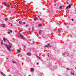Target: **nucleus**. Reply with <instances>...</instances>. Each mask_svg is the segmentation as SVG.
<instances>
[{
    "mask_svg": "<svg viewBox=\"0 0 76 76\" xmlns=\"http://www.w3.org/2000/svg\"><path fill=\"white\" fill-rule=\"evenodd\" d=\"M4 45L7 48V49L8 51H11V49H10L11 48H12V47L11 46V45H9V46L7 45V44H5V45Z\"/></svg>",
    "mask_w": 76,
    "mask_h": 76,
    "instance_id": "f257e3e1",
    "label": "nucleus"
},
{
    "mask_svg": "<svg viewBox=\"0 0 76 76\" xmlns=\"http://www.w3.org/2000/svg\"><path fill=\"white\" fill-rule=\"evenodd\" d=\"M4 6H6V7H7L8 9L10 8V7L9 5V4H8L7 2H4Z\"/></svg>",
    "mask_w": 76,
    "mask_h": 76,
    "instance_id": "f03ea898",
    "label": "nucleus"
},
{
    "mask_svg": "<svg viewBox=\"0 0 76 76\" xmlns=\"http://www.w3.org/2000/svg\"><path fill=\"white\" fill-rule=\"evenodd\" d=\"M19 35L20 37L21 38H22L23 39H24L25 37H24V36L22 35L21 34H19Z\"/></svg>",
    "mask_w": 76,
    "mask_h": 76,
    "instance_id": "7ed1b4c3",
    "label": "nucleus"
},
{
    "mask_svg": "<svg viewBox=\"0 0 76 76\" xmlns=\"http://www.w3.org/2000/svg\"><path fill=\"white\" fill-rule=\"evenodd\" d=\"M70 7H71V5L69 4V6H67L66 7V9H69Z\"/></svg>",
    "mask_w": 76,
    "mask_h": 76,
    "instance_id": "20e7f679",
    "label": "nucleus"
},
{
    "mask_svg": "<svg viewBox=\"0 0 76 76\" xmlns=\"http://www.w3.org/2000/svg\"><path fill=\"white\" fill-rule=\"evenodd\" d=\"M36 56L37 57V58H39V60H42V59H41V58H40V57H39V56Z\"/></svg>",
    "mask_w": 76,
    "mask_h": 76,
    "instance_id": "39448f33",
    "label": "nucleus"
},
{
    "mask_svg": "<svg viewBox=\"0 0 76 76\" xmlns=\"http://www.w3.org/2000/svg\"><path fill=\"white\" fill-rule=\"evenodd\" d=\"M3 40L4 41H7V39L6 38L4 37L3 38Z\"/></svg>",
    "mask_w": 76,
    "mask_h": 76,
    "instance_id": "423d86ee",
    "label": "nucleus"
},
{
    "mask_svg": "<svg viewBox=\"0 0 76 76\" xmlns=\"http://www.w3.org/2000/svg\"><path fill=\"white\" fill-rule=\"evenodd\" d=\"M27 55L28 56H31V53H27Z\"/></svg>",
    "mask_w": 76,
    "mask_h": 76,
    "instance_id": "0eeeda50",
    "label": "nucleus"
},
{
    "mask_svg": "<svg viewBox=\"0 0 76 76\" xmlns=\"http://www.w3.org/2000/svg\"><path fill=\"white\" fill-rule=\"evenodd\" d=\"M1 74H2V75L4 76H6V75H5V74H4V73H3V72H1Z\"/></svg>",
    "mask_w": 76,
    "mask_h": 76,
    "instance_id": "6e6552de",
    "label": "nucleus"
},
{
    "mask_svg": "<svg viewBox=\"0 0 76 76\" xmlns=\"http://www.w3.org/2000/svg\"><path fill=\"white\" fill-rule=\"evenodd\" d=\"M31 72H34V69L33 68H31Z\"/></svg>",
    "mask_w": 76,
    "mask_h": 76,
    "instance_id": "1a4fd4ad",
    "label": "nucleus"
},
{
    "mask_svg": "<svg viewBox=\"0 0 76 76\" xmlns=\"http://www.w3.org/2000/svg\"><path fill=\"white\" fill-rule=\"evenodd\" d=\"M4 26H5V25H4L3 24H2L1 25V27H2V28L4 27Z\"/></svg>",
    "mask_w": 76,
    "mask_h": 76,
    "instance_id": "9d476101",
    "label": "nucleus"
},
{
    "mask_svg": "<svg viewBox=\"0 0 76 76\" xmlns=\"http://www.w3.org/2000/svg\"><path fill=\"white\" fill-rule=\"evenodd\" d=\"M41 25H42L41 24H40L38 25V27H40V26H41Z\"/></svg>",
    "mask_w": 76,
    "mask_h": 76,
    "instance_id": "9b49d317",
    "label": "nucleus"
},
{
    "mask_svg": "<svg viewBox=\"0 0 76 76\" xmlns=\"http://www.w3.org/2000/svg\"><path fill=\"white\" fill-rule=\"evenodd\" d=\"M42 31H41L40 30V31H39V34H40H40H41V32H42Z\"/></svg>",
    "mask_w": 76,
    "mask_h": 76,
    "instance_id": "f8f14e48",
    "label": "nucleus"
},
{
    "mask_svg": "<svg viewBox=\"0 0 76 76\" xmlns=\"http://www.w3.org/2000/svg\"><path fill=\"white\" fill-rule=\"evenodd\" d=\"M5 21H7L8 20V19L7 18H6L5 19Z\"/></svg>",
    "mask_w": 76,
    "mask_h": 76,
    "instance_id": "ddd939ff",
    "label": "nucleus"
},
{
    "mask_svg": "<svg viewBox=\"0 0 76 76\" xmlns=\"http://www.w3.org/2000/svg\"><path fill=\"white\" fill-rule=\"evenodd\" d=\"M49 45H50V44H49L48 45H45V47H48Z\"/></svg>",
    "mask_w": 76,
    "mask_h": 76,
    "instance_id": "4468645a",
    "label": "nucleus"
},
{
    "mask_svg": "<svg viewBox=\"0 0 76 76\" xmlns=\"http://www.w3.org/2000/svg\"><path fill=\"white\" fill-rule=\"evenodd\" d=\"M59 8L60 9H62V7L61 6H60L59 7Z\"/></svg>",
    "mask_w": 76,
    "mask_h": 76,
    "instance_id": "2eb2a0df",
    "label": "nucleus"
},
{
    "mask_svg": "<svg viewBox=\"0 0 76 76\" xmlns=\"http://www.w3.org/2000/svg\"><path fill=\"white\" fill-rule=\"evenodd\" d=\"M19 23H20V24H21V23H22V22L21 21H19Z\"/></svg>",
    "mask_w": 76,
    "mask_h": 76,
    "instance_id": "dca6fc26",
    "label": "nucleus"
},
{
    "mask_svg": "<svg viewBox=\"0 0 76 76\" xmlns=\"http://www.w3.org/2000/svg\"><path fill=\"white\" fill-rule=\"evenodd\" d=\"M34 27H33L32 28V31H34Z\"/></svg>",
    "mask_w": 76,
    "mask_h": 76,
    "instance_id": "f3484780",
    "label": "nucleus"
},
{
    "mask_svg": "<svg viewBox=\"0 0 76 76\" xmlns=\"http://www.w3.org/2000/svg\"><path fill=\"white\" fill-rule=\"evenodd\" d=\"M36 19H37V18H34V20H36Z\"/></svg>",
    "mask_w": 76,
    "mask_h": 76,
    "instance_id": "a211bd4d",
    "label": "nucleus"
},
{
    "mask_svg": "<svg viewBox=\"0 0 76 76\" xmlns=\"http://www.w3.org/2000/svg\"><path fill=\"white\" fill-rule=\"evenodd\" d=\"M18 53H20V50H19L18 51Z\"/></svg>",
    "mask_w": 76,
    "mask_h": 76,
    "instance_id": "6ab92c4d",
    "label": "nucleus"
},
{
    "mask_svg": "<svg viewBox=\"0 0 76 76\" xmlns=\"http://www.w3.org/2000/svg\"><path fill=\"white\" fill-rule=\"evenodd\" d=\"M72 21H74V20L72 18Z\"/></svg>",
    "mask_w": 76,
    "mask_h": 76,
    "instance_id": "aec40b11",
    "label": "nucleus"
},
{
    "mask_svg": "<svg viewBox=\"0 0 76 76\" xmlns=\"http://www.w3.org/2000/svg\"><path fill=\"white\" fill-rule=\"evenodd\" d=\"M1 45H3V43L2 42H1Z\"/></svg>",
    "mask_w": 76,
    "mask_h": 76,
    "instance_id": "412c9836",
    "label": "nucleus"
},
{
    "mask_svg": "<svg viewBox=\"0 0 76 76\" xmlns=\"http://www.w3.org/2000/svg\"><path fill=\"white\" fill-rule=\"evenodd\" d=\"M64 55H65V53H63L62 54V56H64Z\"/></svg>",
    "mask_w": 76,
    "mask_h": 76,
    "instance_id": "4be33fe9",
    "label": "nucleus"
},
{
    "mask_svg": "<svg viewBox=\"0 0 76 76\" xmlns=\"http://www.w3.org/2000/svg\"><path fill=\"white\" fill-rule=\"evenodd\" d=\"M10 32H12V30H10Z\"/></svg>",
    "mask_w": 76,
    "mask_h": 76,
    "instance_id": "5701e85b",
    "label": "nucleus"
},
{
    "mask_svg": "<svg viewBox=\"0 0 76 76\" xmlns=\"http://www.w3.org/2000/svg\"><path fill=\"white\" fill-rule=\"evenodd\" d=\"M58 31H59V32H60V29H58Z\"/></svg>",
    "mask_w": 76,
    "mask_h": 76,
    "instance_id": "b1692460",
    "label": "nucleus"
},
{
    "mask_svg": "<svg viewBox=\"0 0 76 76\" xmlns=\"http://www.w3.org/2000/svg\"><path fill=\"white\" fill-rule=\"evenodd\" d=\"M28 26V25H26V27H27V26Z\"/></svg>",
    "mask_w": 76,
    "mask_h": 76,
    "instance_id": "393cba45",
    "label": "nucleus"
},
{
    "mask_svg": "<svg viewBox=\"0 0 76 76\" xmlns=\"http://www.w3.org/2000/svg\"><path fill=\"white\" fill-rule=\"evenodd\" d=\"M66 69H67V70H69V68H66Z\"/></svg>",
    "mask_w": 76,
    "mask_h": 76,
    "instance_id": "a878e982",
    "label": "nucleus"
},
{
    "mask_svg": "<svg viewBox=\"0 0 76 76\" xmlns=\"http://www.w3.org/2000/svg\"><path fill=\"white\" fill-rule=\"evenodd\" d=\"M23 24H26V23L25 22H23Z\"/></svg>",
    "mask_w": 76,
    "mask_h": 76,
    "instance_id": "bb28decb",
    "label": "nucleus"
},
{
    "mask_svg": "<svg viewBox=\"0 0 76 76\" xmlns=\"http://www.w3.org/2000/svg\"><path fill=\"white\" fill-rule=\"evenodd\" d=\"M8 34H10V32H8Z\"/></svg>",
    "mask_w": 76,
    "mask_h": 76,
    "instance_id": "cd10ccee",
    "label": "nucleus"
},
{
    "mask_svg": "<svg viewBox=\"0 0 76 76\" xmlns=\"http://www.w3.org/2000/svg\"><path fill=\"white\" fill-rule=\"evenodd\" d=\"M37 64H39V63L37 62Z\"/></svg>",
    "mask_w": 76,
    "mask_h": 76,
    "instance_id": "c85d7f7f",
    "label": "nucleus"
},
{
    "mask_svg": "<svg viewBox=\"0 0 76 76\" xmlns=\"http://www.w3.org/2000/svg\"><path fill=\"white\" fill-rule=\"evenodd\" d=\"M72 74L73 75H75V74H74V73H73Z\"/></svg>",
    "mask_w": 76,
    "mask_h": 76,
    "instance_id": "c756f323",
    "label": "nucleus"
},
{
    "mask_svg": "<svg viewBox=\"0 0 76 76\" xmlns=\"http://www.w3.org/2000/svg\"><path fill=\"white\" fill-rule=\"evenodd\" d=\"M12 62H13V63H15V62L12 61Z\"/></svg>",
    "mask_w": 76,
    "mask_h": 76,
    "instance_id": "7c9ffc66",
    "label": "nucleus"
},
{
    "mask_svg": "<svg viewBox=\"0 0 76 76\" xmlns=\"http://www.w3.org/2000/svg\"><path fill=\"white\" fill-rule=\"evenodd\" d=\"M10 44L11 45H12V44L10 43Z\"/></svg>",
    "mask_w": 76,
    "mask_h": 76,
    "instance_id": "2f4dec72",
    "label": "nucleus"
},
{
    "mask_svg": "<svg viewBox=\"0 0 76 76\" xmlns=\"http://www.w3.org/2000/svg\"><path fill=\"white\" fill-rule=\"evenodd\" d=\"M24 48H25V46H24Z\"/></svg>",
    "mask_w": 76,
    "mask_h": 76,
    "instance_id": "473e14b6",
    "label": "nucleus"
},
{
    "mask_svg": "<svg viewBox=\"0 0 76 76\" xmlns=\"http://www.w3.org/2000/svg\"><path fill=\"white\" fill-rule=\"evenodd\" d=\"M58 25H60V24H59V23H58Z\"/></svg>",
    "mask_w": 76,
    "mask_h": 76,
    "instance_id": "72a5a7b5",
    "label": "nucleus"
},
{
    "mask_svg": "<svg viewBox=\"0 0 76 76\" xmlns=\"http://www.w3.org/2000/svg\"><path fill=\"white\" fill-rule=\"evenodd\" d=\"M11 26H13V25H11Z\"/></svg>",
    "mask_w": 76,
    "mask_h": 76,
    "instance_id": "f704fd0d",
    "label": "nucleus"
},
{
    "mask_svg": "<svg viewBox=\"0 0 76 76\" xmlns=\"http://www.w3.org/2000/svg\"><path fill=\"white\" fill-rule=\"evenodd\" d=\"M7 59H8V58H7Z\"/></svg>",
    "mask_w": 76,
    "mask_h": 76,
    "instance_id": "c9c22d12",
    "label": "nucleus"
},
{
    "mask_svg": "<svg viewBox=\"0 0 76 76\" xmlns=\"http://www.w3.org/2000/svg\"><path fill=\"white\" fill-rule=\"evenodd\" d=\"M71 37H72V35H71Z\"/></svg>",
    "mask_w": 76,
    "mask_h": 76,
    "instance_id": "e433bc0d",
    "label": "nucleus"
},
{
    "mask_svg": "<svg viewBox=\"0 0 76 76\" xmlns=\"http://www.w3.org/2000/svg\"><path fill=\"white\" fill-rule=\"evenodd\" d=\"M49 55H48V57H49Z\"/></svg>",
    "mask_w": 76,
    "mask_h": 76,
    "instance_id": "4c0bfd02",
    "label": "nucleus"
}]
</instances>
